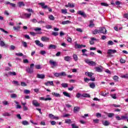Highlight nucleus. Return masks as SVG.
Returning <instances> with one entry per match:
<instances>
[{
	"instance_id": "nucleus-1",
	"label": "nucleus",
	"mask_w": 128,
	"mask_h": 128,
	"mask_svg": "<svg viewBox=\"0 0 128 128\" xmlns=\"http://www.w3.org/2000/svg\"><path fill=\"white\" fill-rule=\"evenodd\" d=\"M34 64H30V67H27L26 70L27 74H34Z\"/></svg>"
},
{
	"instance_id": "nucleus-2",
	"label": "nucleus",
	"mask_w": 128,
	"mask_h": 128,
	"mask_svg": "<svg viewBox=\"0 0 128 128\" xmlns=\"http://www.w3.org/2000/svg\"><path fill=\"white\" fill-rule=\"evenodd\" d=\"M85 62L88 64L89 66H96V63L94 61H90V60L86 59L84 60Z\"/></svg>"
},
{
	"instance_id": "nucleus-3",
	"label": "nucleus",
	"mask_w": 128,
	"mask_h": 128,
	"mask_svg": "<svg viewBox=\"0 0 128 128\" xmlns=\"http://www.w3.org/2000/svg\"><path fill=\"white\" fill-rule=\"evenodd\" d=\"M31 16H32V14L30 13V14L24 13L20 16V18H21L26 19V18H30Z\"/></svg>"
},
{
	"instance_id": "nucleus-4",
	"label": "nucleus",
	"mask_w": 128,
	"mask_h": 128,
	"mask_svg": "<svg viewBox=\"0 0 128 128\" xmlns=\"http://www.w3.org/2000/svg\"><path fill=\"white\" fill-rule=\"evenodd\" d=\"M99 32L100 34H106V29L104 27L100 28Z\"/></svg>"
},
{
	"instance_id": "nucleus-5",
	"label": "nucleus",
	"mask_w": 128,
	"mask_h": 128,
	"mask_svg": "<svg viewBox=\"0 0 128 128\" xmlns=\"http://www.w3.org/2000/svg\"><path fill=\"white\" fill-rule=\"evenodd\" d=\"M116 50H112V49H110V50H108V52H107V54H109L110 56H112V54H116Z\"/></svg>"
},
{
	"instance_id": "nucleus-6",
	"label": "nucleus",
	"mask_w": 128,
	"mask_h": 128,
	"mask_svg": "<svg viewBox=\"0 0 128 128\" xmlns=\"http://www.w3.org/2000/svg\"><path fill=\"white\" fill-rule=\"evenodd\" d=\"M32 104L34 106H36V108H38V106H40V104L38 102L37 100H34L32 101Z\"/></svg>"
},
{
	"instance_id": "nucleus-7",
	"label": "nucleus",
	"mask_w": 128,
	"mask_h": 128,
	"mask_svg": "<svg viewBox=\"0 0 128 128\" xmlns=\"http://www.w3.org/2000/svg\"><path fill=\"white\" fill-rule=\"evenodd\" d=\"M36 44L40 48H44V44L38 40H36L34 41Z\"/></svg>"
},
{
	"instance_id": "nucleus-8",
	"label": "nucleus",
	"mask_w": 128,
	"mask_h": 128,
	"mask_svg": "<svg viewBox=\"0 0 128 128\" xmlns=\"http://www.w3.org/2000/svg\"><path fill=\"white\" fill-rule=\"evenodd\" d=\"M77 14H80V16H82L83 18H86V13L82 10H79L77 12Z\"/></svg>"
},
{
	"instance_id": "nucleus-9",
	"label": "nucleus",
	"mask_w": 128,
	"mask_h": 128,
	"mask_svg": "<svg viewBox=\"0 0 128 128\" xmlns=\"http://www.w3.org/2000/svg\"><path fill=\"white\" fill-rule=\"evenodd\" d=\"M90 80H92V82H94L96 80V78L94 77L93 78H84V82H90Z\"/></svg>"
},
{
	"instance_id": "nucleus-10",
	"label": "nucleus",
	"mask_w": 128,
	"mask_h": 128,
	"mask_svg": "<svg viewBox=\"0 0 128 128\" xmlns=\"http://www.w3.org/2000/svg\"><path fill=\"white\" fill-rule=\"evenodd\" d=\"M36 78L44 80L46 78V76L44 74H37Z\"/></svg>"
},
{
	"instance_id": "nucleus-11",
	"label": "nucleus",
	"mask_w": 128,
	"mask_h": 128,
	"mask_svg": "<svg viewBox=\"0 0 128 128\" xmlns=\"http://www.w3.org/2000/svg\"><path fill=\"white\" fill-rule=\"evenodd\" d=\"M49 118L51 120H58L59 118L58 116H56L52 114H49Z\"/></svg>"
},
{
	"instance_id": "nucleus-12",
	"label": "nucleus",
	"mask_w": 128,
	"mask_h": 128,
	"mask_svg": "<svg viewBox=\"0 0 128 128\" xmlns=\"http://www.w3.org/2000/svg\"><path fill=\"white\" fill-rule=\"evenodd\" d=\"M45 86H54V82L52 81H48L44 83Z\"/></svg>"
},
{
	"instance_id": "nucleus-13",
	"label": "nucleus",
	"mask_w": 128,
	"mask_h": 128,
	"mask_svg": "<svg viewBox=\"0 0 128 128\" xmlns=\"http://www.w3.org/2000/svg\"><path fill=\"white\" fill-rule=\"evenodd\" d=\"M49 63L50 64H52L53 66H58V63L54 61V60H50L49 61Z\"/></svg>"
},
{
	"instance_id": "nucleus-14",
	"label": "nucleus",
	"mask_w": 128,
	"mask_h": 128,
	"mask_svg": "<svg viewBox=\"0 0 128 128\" xmlns=\"http://www.w3.org/2000/svg\"><path fill=\"white\" fill-rule=\"evenodd\" d=\"M93 74H92V72H85V75L89 76V78H92Z\"/></svg>"
},
{
	"instance_id": "nucleus-15",
	"label": "nucleus",
	"mask_w": 128,
	"mask_h": 128,
	"mask_svg": "<svg viewBox=\"0 0 128 128\" xmlns=\"http://www.w3.org/2000/svg\"><path fill=\"white\" fill-rule=\"evenodd\" d=\"M26 6V4L23 2H20L18 3V8H22V6Z\"/></svg>"
},
{
	"instance_id": "nucleus-16",
	"label": "nucleus",
	"mask_w": 128,
	"mask_h": 128,
	"mask_svg": "<svg viewBox=\"0 0 128 128\" xmlns=\"http://www.w3.org/2000/svg\"><path fill=\"white\" fill-rule=\"evenodd\" d=\"M40 100H45V101H46V100H52V98H44V97H40Z\"/></svg>"
},
{
	"instance_id": "nucleus-17",
	"label": "nucleus",
	"mask_w": 128,
	"mask_h": 128,
	"mask_svg": "<svg viewBox=\"0 0 128 128\" xmlns=\"http://www.w3.org/2000/svg\"><path fill=\"white\" fill-rule=\"evenodd\" d=\"M52 96H56V98H60V94L56 93V92H52Z\"/></svg>"
},
{
	"instance_id": "nucleus-18",
	"label": "nucleus",
	"mask_w": 128,
	"mask_h": 128,
	"mask_svg": "<svg viewBox=\"0 0 128 128\" xmlns=\"http://www.w3.org/2000/svg\"><path fill=\"white\" fill-rule=\"evenodd\" d=\"M41 6H42V8L46 10V8H48V6L45 5L46 4L44 2H40L39 4Z\"/></svg>"
},
{
	"instance_id": "nucleus-19",
	"label": "nucleus",
	"mask_w": 128,
	"mask_h": 128,
	"mask_svg": "<svg viewBox=\"0 0 128 128\" xmlns=\"http://www.w3.org/2000/svg\"><path fill=\"white\" fill-rule=\"evenodd\" d=\"M96 72H102V68L96 66L95 68Z\"/></svg>"
},
{
	"instance_id": "nucleus-20",
	"label": "nucleus",
	"mask_w": 128,
	"mask_h": 128,
	"mask_svg": "<svg viewBox=\"0 0 128 128\" xmlns=\"http://www.w3.org/2000/svg\"><path fill=\"white\" fill-rule=\"evenodd\" d=\"M41 40H42V42H48V40H50V38L47 37L43 36L42 37Z\"/></svg>"
},
{
	"instance_id": "nucleus-21",
	"label": "nucleus",
	"mask_w": 128,
	"mask_h": 128,
	"mask_svg": "<svg viewBox=\"0 0 128 128\" xmlns=\"http://www.w3.org/2000/svg\"><path fill=\"white\" fill-rule=\"evenodd\" d=\"M48 48L49 50H50L51 48L56 50V46L51 44L49 46Z\"/></svg>"
},
{
	"instance_id": "nucleus-22",
	"label": "nucleus",
	"mask_w": 128,
	"mask_h": 128,
	"mask_svg": "<svg viewBox=\"0 0 128 128\" xmlns=\"http://www.w3.org/2000/svg\"><path fill=\"white\" fill-rule=\"evenodd\" d=\"M72 60V58L70 56H66L64 57V60H66V62H70Z\"/></svg>"
},
{
	"instance_id": "nucleus-23",
	"label": "nucleus",
	"mask_w": 128,
	"mask_h": 128,
	"mask_svg": "<svg viewBox=\"0 0 128 128\" xmlns=\"http://www.w3.org/2000/svg\"><path fill=\"white\" fill-rule=\"evenodd\" d=\"M102 124L104 126H110V122L108 120H105L104 122H102Z\"/></svg>"
},
{
	"instance_id": "nucleus-24",
	"label": "nucleus",
	"mask_w": 128,
	"mask_h": 128,
	"mask_svg": "<svg viewBox=\"0 0 128 128\" xmlns=\"http://www.w3.org/2000/svg\"><path fill=\"white\" fill-rule=\"evenodd\" d=\"M66 8H74V5L73 4L68 3V5H66Z\"/></svg>"
},
{
	"instance_id": "nucleus-25",
	"label": "nucleus",
	"mask_w": 128,
	"mask_h": 128,
	"mask_svg": "<svg viewBox=\"0 0 128 128\" xmlns=\"http://www.w3.org/2000/svg\"><path fill=\"white\" fill-rule=\"evenodd\" d=\"M83 98H90V95L88 93L83 94H82Z\"/></svg>"
},
{
	"instance_id": "nucleus-26",
	"label": "nucleus",
	"mask_w": 128,
	"mask_h": 128,
	"mask_svg": "<svg viewBox=\"0 0 128 128\" xmlns=\"http://www.w3.org/2000/svg\"><path fill=\"white\" fill-rule=\"evenodd\" d=\"M14 30L16 32H19L20 30V26H14Z\"/></svg>"
},
{
	"instance_id": "nucleus-27",
	"label": "nucleus",
	"mask_w": 128,
	"mask_h": 128,
	"mask_svg": "<svg viewBox=\"0 0 128 128\" xmlns=\"http://www.w3.org/2000/svg\"><path fill=\"white\" fill-rule=\"evenodd\" d=\"M22 124L24 126H28V124H30L28 123V122L27 120L22 121Z\"/></svg>"
},
{
	"instance_id": "nucleus-28",
	"label": "nucleus",
	"mask_w": 128,
	"mask_h": 128,
	"mask_svg": "<svg viewBox=\"0 0 128 128\" xmlns=\"http://www.w3.org/2000/svg\"><path fill=\"white\" fill-rule=\"evenodd\" d=\"M72 24V22L70 20L62 21V24Z\"/></svg>"
},
{
	"instance_id": "nucleus-29",
	"label": "nucleus",
	"mask_w": 128,
	"mask_h": 128,
	"mask_svg": "<svg viewBox=\"0 0 128 128\" xmlns=\"http://www.w3.org/2000/svg\"><path fill=\"white\" fill-rule=\"evenodd\" d=\"M63 94L65 96H67V98H70V94L66 92H64Z\"/></svg>"
},
{
	"instance_id": "nucleus-30",
	"label": "nucleus",
	"mask_w": 128,
	"mask_h": 128,
	"mask_svg": "<svg viewBox=\"0 0 128 128\" xmlns=\"http://www.w3.org/2000/svg\"><path fill=\"white\" fill-rule=\"evenodd\" d=\"M74 112H80V107L76 106L74 108Z\"/></svg>"
},
{
	"instance_id": "nucleus-31",
	"label": "nucleus",
	"mask_w": 128,
	"mask_h": 128,
	"mask_svg": "<svg viewBox=\"0 0 128 128\" xmlns=\"http://www.w3.org/2000/svg\"><path fill=\"white\" fill-rule=\"evenodd\" d=\"M90 87L91 88H96V84L94 82H92L90 84Z\"/></svg>"
},
{
	"instance_id": "nucleus-32",
	"label": "nucleus",
	"mask_w": 128,
	"mask_h": 128,
	"mask_svg": "<svg viewBox=\"0 0 128 128\" xmlns=\"http://www.w3.org/2000/svg\"><path fill=\"white\" fill-rule=\"evenodd\" d=\"M61 86H62V88H68V84L67 83H62L61 84Z\"/></svg>"
},
{
	"instance_id": "nucleus-33",
	"label": "nucleus",
	"mask_w": 128,
	"mask_h": 128,
	"mask_svg": "<svg viewBox=\"0 0 128 128\" xmlns=\"http://www.w3.org/2000/svg\"><path fill=\"white\" fill-rule=\"evenodd\" d=\"M108 118H112L114 116V113H107Z\"/></svg>"
},
{
	"instance_id": "nucleus-34",
	"label": "nucleus",
	"mask_w": 128,
	"mask_h": 128,
	"mask_svg": "<svg viewBox=\"0 0 128 128\" xmlns=\"http://www.w3.org/2000/svg\"><path fill=\"white\" fill-rule=\"evenodd\" d=\"M8 74L10 76H16V73L14 72H8Z\"/></svg>"
},
{
	"instance_id": "nucleus-35",
	"label": "nucleus",
	"mask_w": 128,
	"mask_h": 128,
	"mask_svg": "<svg viewBox=\"0 0 128 128\" xmlns=\"http://www.w3.org/2000/svg\"><path fill=\"white\" fill-rule=\"evenodd\" d=\"M54 76L56 78H60V72H56L54 74Z\"/></svg>"
},
{
	"instance_id": "nucleus-36",
	"label": "nucleus",
	"mask_w": 128,
	"mask_h": 128,
	"mask_svg": "<svg viewBox=\"0 0 128 128\" xmlns=\"http://www.w3.org/2000/svg\"><path fill=\"white\" fill-rule=\"evenodd\" d=\"M22 44L24 48H28V43L26 42H22Z\"/></svg>"
},
{
	"instance_id": "nucleus-37",
	"label": "nucleus",
	"mask_w": 128,
	"mask_h": 128,
	"mask_svg": "<svg viewBox=\"0 0 128 128\" xmlns=\"http://www.w3.org/2000/svg\"><path fill=\"white\" fill-rule=\"evenodd\" d=\"M10 98H18V95H16V94H10Z\"/></svg>"
},
{
	"instance_id": "nucleus-38",
	"label": "nucleus",
	"mask_w": 128,
	"mask_h": 128,
	"mask_svg": "<svg viewBox=\"0 0 128 128\" xmlns=\"http://www.w3.org/2000/svg\"><path fill=\"white\" fill-rule=\"evenodd\" d=\"M24 92L26 94H30V90H24Z\"/></svg>"
},
{
	"instance_id": "nucleus-39",
	"label": "nucleus",
	"mask_w": 128,
	"mask_h": 128,
	"mask_svg": "<svg viewBox=\"0 0 128 128\" xmlns=\"http://www.w3.org/2000/svg\"><path fill=\"white\" fill-rule=\"evenodd\" d=\"M118 77L117 76H114L113 77V80H115V82H118Z\"/></svg>"
},
{
	"instance_id": "nucleus-40",
	"label": "nucleus",
	"mask_w": 128,
	"mask_h": 128,
	"mask_svg": "<svg viewBox=\"0 0 128 128\" xmlns=\"http://www.w3.org/2000/svg\"><path fill=\"white\" fill-rule=\"evenodd\" d=\"M93 34H100V30H95L92 32Z\"/></svg>"
},
{
	"instance_id": "nucleus-41",
	"label": "nucleus",
	"mask_w": 128,
	"mask_h": 128,
	"mask_svg": "<svg viewBox=\"0 0 128 128\" xmlns=\"http://www.w3.org/2000/svg\"><path fill=\"white\" fill-rule=\"evenodd\" d=\"M75 48H82L80 44H78L77 43L75 44Z\"/></svg>"
},
{
	"instance_id": "nucleus-42",
	"label": "nucleus",
	"mask_w": 128,
	"mask_h": 128,
	"mask_svg": "<svg viewBox=\"0 0 128 128\" xmlns=\"http://www.w3.org/2000/svg\"><path fill=\"white\" fill-rule=\"evenodd\" d=\"M73 58H74V60L76 62V60H78V55L77 54H73Z\"/></svg>"
},
{
	"instance_id": "nucleus-43",
	"label": "nucleus",
	"mask_w": 128,
	"mask_h": 128,
	"mask_svg": "<svg viewBox=\"0 0 128 128\" xmlns=\"http://www.w3.org/2000/svg\"><path fill=\"white\" fill-rule=\"evenodd\" d=\"M60 76H66V72H60Z\"/></svg>"
},
{
	"instance_id": "nucleus-44",
	"label": "nucleus",
	"mask_w": 128,
	"mask_h": 128,
	"mask_svg": "<svg viewBox=\"0 0 128 128\" xmlns=\"http://www.w3.org/2000/svg\"><path fill=\"white\" fill-rule=\"evenodd\" d=\"M110 96H112V98H114V100L116 99V94H111Z\"/></svg>"
},
{
	"instance_id": "nucleus-45",
	"label": "nucleus",
	"mask_w": 128,
	"mask_h": 128,
	"mask_svg": "<svg viewBox=\"0 0 128 128\" xmlns=\"http://www.w3.org/2000/svg\"><path fill=\"white\" fill-rule=\"evenodd\" d=\"M81 96H82V94L80 93H78L76 94V98H80Z\"/></svg>"
},
{
	"instance_id": "nucleus-46",
	"label": "nucleus",
	"mask_w": 128,
	"mask_h": 128,
	"mask_svg": "<svg viewBox=\"0 0 128 128\" xmlns=\"http://www.w3.org/2000/svg\"><path fill=\"white\" fill-rule=\"evenodd\" d=\"M2 116H10V114L8 112H5L2 114Z\"/></svg>"
},
{
	"instance_id": "nucleus-47",
	"label": "nucleus",
	"mask_w": 128,
	"mask_h": 128,
	"mask_svg": "<svg viewBox=\"0 0 128 128\" xmlns=\"http://www.w3.org/2000/svg\"><path fill=\"white\" fill-rule=\"evenodd\" d=\"M0 30L1 32H4V34H8V31L4 30V28H0Z\"/></svg>"
},
{
	"instance_id": "nucleus-48",
	"label": "nucleus",
	"mask_w": 128,
	"mask_h": 128,
	"mask_svg": "<svg viewBox=\"0 0 128 128\" xmlns=\"http://www.w3.org/2000/svg\"><path fill=\"white\" fill-rule=\"evenodd\" d=\"M52 36H58V32H52Z\"/></svg>"
},
{
	"instance_id": "nucleus-49",
	"label": "nucleus",
	"mask_w": 128,
	"mask_h": 128,
	"mask_svg": "<svg viewBox=\"0 0 128 128\" xmlns=\"http://www.w3.org/2000/svg\"><path fill=\"white\" fill-rule=\"evenodd\" d=\"M127 118H128L127 116H121V120H127Z\"/></svg>"
},
{
	"instance_id": "nucleus-50",
	"label": "nucleus",
	"mask_w": 128,
	"mask_h": 128,
	"mask_svg": "<svg viewBox=\"0 0 128 128\" xmlns=\"http://www.w3.org/2000/svg\"><path fill=\"white\" fill-rule=\"evenodd\" d=\"M48 18L50 20H54V16L50 15Z\"/></svg>"
},
{
	"instance_id": "nucleus-51",
	"label": "nucleus",
	"mask_w": 128,
	"mask_h": 128,
	"mask_svg": "<svg viewBox=\"0 0 128 128\" xmlns=\"http://www.w3.org/2000/svg\"><path fill=\"white\" fill-rule=\"evenodd\" d=\"M108 44L109 45V46H112V44H114V42L112 41V40H109L108 42Z\"/></svg>"
},
{
	"instance_id": "nucleus-52",
	"label": "nucleus",
	"mask_w": 128,
	"mask_h": 128,
	"mask_svg": "<svg viewBox=\"0 0 128 128\" xmlns=\"http://www.w3.org/2000/svg\"><path fill=\"white\" fill-rule=\"evenodd\" d=\"M76 31L78 32H82V30L80 28H76Z\"/></svg>"
},
{
	"instance_id": "nucleus-53",
	"label": "nucleus",
	"mask_w": 128,
	"mask_h": 128,
	"mask_svg": "<svg viewBox=\"0 0 128 128\" xmlns=\"http://www.w3.org/2000/svg\"><path fill=\"white\" fill-rule=\"evenodd\" d=\"M14 84H16V86H20V84H18V82L16 80H14L12 82Z\"/></svg>"
},
{
	"instance_id": "nucleus-54",
	"label": "nucleus",
	"mask_w": 128,
	"mask_h": 128,
	"mask_svg": "<svg viewBox=\"0 0 128 128\" xmlns=\"http://www.w3.org/2000/svg\"><path fill=\"white\" fill-rule=\"evenodd\" d=\"M100 96H108V94L104 92H101Z\"/></svg>"
},
{
	"instance_id": "nucleus-55",
	"label": "nucleus",
	"mask_w": 128,
	"mask_h": 128,
	"mask_svg": "<svg viewBox=\"0 0 128 128\" xmlns=\"http://www.w3.org/2000/svg\"><path fill=\"white\" fill-rule=\"evenodd\" d=\"M61 11H62V14H67L68 13V11H67L66 9H65V10L62 9L61 10Z\"/></svg>"
},
{
	"instance_id": "nucleus-56",
	"label": "nucleus",
	"mask_w": 128,
	"mask_h": 128,
	"mask_svg": "<svg viewBox=\"0 0 128 128\" xmlns=\"http://www.w3.org/2000/svg\"><path fill=\"white\" fill-rule=\"evenodd\" d=\"M122 78H128V74H126L122 76Z\"/></svg>"
},
{
	"instance_id": "nucleus-57",
	"label": "nucleus",
	"mask_w": 128,
	"mask_h": 128,
	"mask_svg": "<svg viewBox=\"0 0 128 128\" xmlns=\"http://www.w3.org/2000/svg\"><path fill=\"white\" fill-rule=\"evenodd\" d=\"M116 118L117 120H122V117H120L118 116H116Z\"/></svg>"
},
{
	"instance_id": "nucleus-58",
	"label": "nucleus",
	"mask_w": 128,
	"mask_h": 128,
	"mask_svg": "<svg viewBox=\"0 0 128 128\" xmlns=\"http://www.w3.org/2000/svg\"><path fill=\"white\" fill-rule=\"evenodd\" d=\"M101 6H108V4L105 2H102Z\"/></svg>"
},
{
	"instance_id": "nucleus-59",
	"label": "nucleus",
	"mask_w": 128,
	"mask_h": 128,
	"mask_svg": "<svg viewBox=\"0 0 128 128\" xmlns=\"http://www.w3.org/2000/svg\"><path fill=\"white\" fill-rule=\"evenodd\" d=\"M34 30L35 32H40V30H42V28H36L34 29Z\"/></svg>"
},
{
	"instance_id": "nucleus-60",
	"label": "nucleus",
	"mask_w": 128,
	"mask_h": 128,
	"mask_svg": "<svg viewBox=\"0 0 128 128\" xmlns=\"http://www.w3.org/2000/svg\"><path fill=\"white\" fill-rule=\"evenodd\" d=\"M35 68L37 70H40V68H42L40 65H35Z\"/></svg>"
},
{
	"instance_id": "nucleus-61",
	"label": "nucleus",
	"mask_w": 128,
	"mask_h": 128,
	"mask_svg": "<svg viewBox=\"0 0 128 128\" xmlns=\"http://www.w3.org/2000/svg\"><path fill=\"white\" fill-rule=\"evenodd\" d=\"M0 46H6V44H4V42L2 41H0Z\"/></svg>"
},
{
	"instance_id": "nucleus-62",
	"label": "nucleus",
	"mask_w": 128,
	"mask_h": 128,
	"mask_svg": "<svg viewBox=\"0 0 128 128\" xmlns=\"http://www.w3.org/2000/svg\"><path fill=\"white\" fill-rule=\"evenodd\" d=\"M67 41L68 42H72V38H70V36L68 37Z\"/></svg>"
},
{
	"instance_id": "nucleus-63",
	"label": "nucleus",
	"mask_w": 128,
	"mask_h": 128,
	"mask_svg": "<svg viewBox=\"0 0 128 128\" xmlns=\"http://www.w3.org/2000/svg\"><path fill=\"white\" fill-rule=\"evenodd\" d=\"M71 126L72 128H78V126L76 125V124H72Z\"/></svg>"
},
{
	"instance_id": "nucleus-64",
	"label": "nucleus",
	"mask_w": 128,
	"mask_h": 128,
	"mask_svg": "<svg viewBox=\"0 0 128 128\" xmlns=\"http://www.w3.org/2000/svg\"><path fill=\"white\" fill-rule=\"evenodd\" d=\"M20 86H26V84L24 82H21Z\"/></svg>"
}]
</instances>
